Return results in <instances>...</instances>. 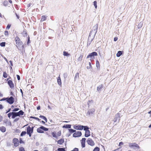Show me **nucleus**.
<instances>
[{
    "mask_svg": "<svg viewBox=\"0 0 151 151\" xmlns=\"http://www.w3.org/2000/svg\"><path fill=\"white\" fill-rule=\"evenodd\" d=\"M16 46L20 50L21 48L24 47V46L22 45V42L21 41L19 37L17 36L15 38Z\"/></svg>",
    "mask_w": 151,
    "mask_h": 151,
    "instance_id": "nucleus-1",
    "label": "nucleus"
},
{
    "mask_svg": "<svg viewBox=\"0 0 151 151\" xmlns=\"http://www.w3.org/2000/svg\"><path fill=\"white\" fill-rule=\"evenodd\" d=\"M48 130V128H46L43 126H42L37 129V132L39 133H44V131H47Z\"/></svg>",
    "mask_w": 151,
    "mask_h": 151,
    "instance_id": "nucleus-2",
    "label": "nucleus"
},
{
    "mask_svg": "<svg viewBox=\"0 0 151 151\" xmlns=\"http://www.w3.org/2000/svg\"><path fill=\"white\" fill-rule=\"evenodd\" d=\"M34 127L32 128L29 126H28L27 128V133L29 137L31 136L33 132Z\"/></svg>",
    "mask_w": 151,
    "mask_h": 151,
    "instance_id": "nucleus-3",
    "label": "nucleus"
},
{
    "mask_svg": "<svg viewBox=\"0 0 151 151\" xmlns=\"http://www.w3.org/2000/svg\"><path fill=\"white\" fill-rule=\"evenodd\" d=\"M98 55L97 53L95 52H93L92 53H90L87 57V58H90L91 61L93 60L94 58V56H96Z\"/></svg>",
    "mask_w": 151,
    "mask_h": 151,
    "instance_id": "nucleus-4",
    "label": "nucleus"
},
{
    "mask_svg": "<svg viewBox=\"0 0 151 151\" xmlns=\"http://www.w3.org/2000/svg\"><path fill=\"white\" fill-rule=\"evenodd\" d=\"M14 146L15 147H18L19 145V141L18 139L17 138H14L12 140Z\"/></svg>",
    "mask_w": 151,
    "mask_h": 151,
    "instance_id": "nucleus-5",
    "label": "nucleus"
},
{
    "mask_svg": "<svg viewBox=\"0 0 151 151\" xmlns=\"http://www.w3.org/2000/svg\"><path fill=\"white\" fill-rule=\"evenodd\" d=\"M6 102L10 104H13L14 102V98L12 96L7 98Z\"/></svg>",
    "mask_w": 151,
    "mask_h": 151,
    "instance_id": "nucleus-6",
    "label": "nucleus"
},
{
    "mask_svg": "<svg viewBox=\"0 0 151 151\" xmlns=\"http://www.w3.org/2000/svg\"><path fill=\"white\" fill-rule=\"evenodd\" d=\"M86 142L88 145L91 146H93L95 145L94 142L91 138H88Z\"/></svg>",
    "mask_w": 151,
    "mask_h": 151,
    "instance_id": "nucleus-7",
    "label": "nucleus"
},
{
    "mask_svg": "<svg viewBox=\"0 0 151 151\" xmlns=\"http://www.w3.org/2000/svg\"><path fill=\"white\" fill-rule=\"evenodd\" d=\"M84 126L81 125H78L77 124L73 126V128L76 130H82L83 129Z\"/></svg>",
    "mask_w": 151,
    "mask_h": 151,
    "instance_id": "nucleus-8",
    "label": "nucleus"
},
{
    "mask_svg": "<svg viewBox=\"0 0 151 151\" xmlns=\"http://www.w3.org/2000/svg\"><path fill=\"white\" fill-rule=\"evenodd\" d=\"M82 135L81 132L80 131H77L74 133L73 135V137H80Z\"/></svg>",
    "mask_w": 151,
    "mask_h": 151,
    "instance_id": "nucleus-9",
    "label": "nucleus"
},
{
    "mask_svg": "<svg viewBox=\"0 0 151 151\" xmlns=\"http://www.w3.org/2000/svg\"><path fill=\"white\" fill-rule=\"evenodd\" d=\"M9 78L7 79V81H8L7 83L9 86L11 88H13L14 87V85L12 81L10 80H9Z\"/></svg>",
    "mask_w": 151,
    "mask_h": 151,
    "instance_id": "nucleus-10",
    "label": "nucleus"
},
{
    "mask_svg": "<svg viewBox=\"0 0 151 151\" xmlns=\"http://www.w3.org/2000/svg\"><path fill=\"white\" fill-rule=\"evenodd\" d=\"M8 117L10 119L11 117L12 116V119H14L16 117L15 112H9L8 114Z\"/></svg>",
    "mask_w": 151,
    "mask_h": 151,
    "instance_id": "nucleus-11",
    "label": "nucleus"
},
{
    "mask_svg": "<svg viewBox=\"0 0 151 151\" xmlns=\"http://www.w3.org/2000/svg\"><path fill=\"white\" fill-rule=\"evenodd\" d=\"M86 140V139L84 138H83L81 141V146L83 148L84 147H85Z\"/></svg>",
    "mask_w": 151,
    "mask_h": 151,
    "instance_id": "nucleus-12",
    "label": "nucleus"
},
{
    "mask_svg": "<svg viewBox=\"0 0 151 151\" xmlns=\"http://www.w3.org/2000/svg\"><path fill=\"white\" fill-rule=\"evenodd\" d=\"M24 114V112L22 110H20L18 112H15L16 117L20 115H23Z\"/></svg>",
    "mask_w": 151,
    "mask_h": 151,
    "instance_id": "nucleus-13",
    "label": "nucleus"
},
{
    "mask_svg": "<svg viewBox=\"0 0 151 151\" xmlns=\"http://www.w3.org/2000/svg\"><path fill=\"white\" fill-rule=\"evenodd\" d=\"M121 117L120 114L119 113H118L115 115V117L113 120L114 122H116L118 119V117L120 118Z\"/></svg>",
    "mask_w": 151,
    "mask_h": 151,
    "instance_id": "nucleus-14",
    "label": "nucleus"
},
{
    "mask_svg": "<svg viewBox=\"0 0 151 151\" xmlns=\"http://www.w3.org/2000/svg\"><path fill=\"white\" fill-rule=\"evenodd\" d=\"M8 2L11 4H12V1L11 0H9L8 1H5L3 2V5L5 6H8L9 4Z\"/></svg>",
    "mask_w": 151,
    "mask_h": 151,
    "instance_id": "nucleus-15",
    "label": "nucleus"
},
{
    "mask_svg": "<svg viewBox=\"0 0 151 151\" xmlns=\"http://www.w3.org/2000/svg\"><path fill=\"white\" fill-rule=\"evenodd\" d=\"M90 135V132L89 130H86L85 136L86 137H88Z\"/></svg>",
    "mask_w": 151,
    "mask_h": 151,
    "instance_id": "nucleus-16",
    "label": "nucleus"
},
{
    "mask_svg": "<svg viewBox=\"0 0 151 151\" xmlns=\"http://www.w3.org/2000/svg\"><path fill=\"white\" fill-rule=\"evenodd\" d=\"M57 82L59 86H62V83L60 76H59L57 78Z\"/></svg>",
    "mask_w": 151,
    "mask_h": 151,
    "instance_id": "nucleus-17",
    "label": "nucleus"
},
{
    "mask_svg": "<svg viewBox=\"0 0 151 151\" xmlns=\"http://www.w3.org/2000/svg\"><path fill=\"white\" fill-rule=\"evenodd\" d=\"M64 142L63 139H61L57 141V143L59 145H62Z\"/></svg>",
    "mask_w": 151,
    "mask_h": 151,
    "instance_id": "nucleus-18",
    "label": "nucleus"
},
{
    "mask_svg": "<svg viewBox=\"0 0 151 151\" xmlns=\"http://www.w3.org/2000/svg\"><path fill=\"white\" fill-rule=\"evenodd\" d=\"M0 130L2 132H6V128L4 126L0 127Z\"/></svg>",
    "mask_w": 151,
    "mask_h": 151,
    "instance_id": "nucleus-19",
    "label": "nucleus"
},
{
    "mask_svg": "<svg viewBox=\"0 0 151 151\" xmlns=\"http://www.w3.org/2000/svg\"><path fill=\"white\" fill-rule=\"evenodd\" d=\"M96 66L97 67V68L98 69H99L100 67V65L98 61V60H96Z\"/></svg>",
    "mask_w": 151,
    "mask_h": 151,
    "instance_id": "nucleus-20",
    "label": "nucleus"
},
{
    "mask_svg": "<svg viewBox=\"0 0 151 151\" xmlns=\"http://www.w3.org/2000/svg\"><path fill=\"white\" fill-rule=\"evenodd\" d=\"M94 112V111L92 110H90L87 112V115L89 116L92 114Z\"/></svg>",
    "mask_w": 151,
    "mask_h": 151,
    "instance_id": "nucleus-21",
    "label": "nucleus"
},
{
    "mask_svg": "<svg viewBox=\"0 0 151 151\" xmlns=\"http://www.w3.org/2000/svg\"><path fill=\"white\" fill-rule=\"evenodd\" d=\"M130 146L132 147H135L138 149H139L140 148L138 145L136 143H134L132 145H131Z\"/></svg>",
    "mask_w": 151,
    "mask_h": 151,
    "instance_id": "nucleus-22",
    "label": "nucleus"
},
{
    "mask_svg": "<svg viewBox=\"0 0 151 151\" xmlns=\"http://www.w3.org/2000/svg\"><path fill=\"white\" fill-rule=\"evenodd\" d=\"M103 87V86L102 84H101L97 88V90L98 91H100L102 88Z\"/></svg>",
    "mask_w": 151,
    "mask_h": 151,
    "instance_id": "nucleus-23",
    "label": "nucleus"
},
{
    "mask_svg": "<svg viewBox=\"0 0 151 151\" xmlns=\"http://www.w3.org/2000/svg\"><path fill=\"white\" fill-rule=\"evenodd\" d=\"M71 127V125L70 124H66L64 125L63 126V128H70Z\"/></svg>",
    "mask_w": 151,
    "mask_h": 151,
    "instance_id": "nucleus-24",
    "label": "nucleus"
},
{
    "mask_svg": "<svg viewBox=\"0 0 151 151\" xmlns=\"http://www.w3.org/2000/svg\"><path fill=\"white\" fill-rule=\"evenodd\" d=\"M39 117L44 119L45 121L46 122H47V119L45 116H43L40 115V116Z\"/></svg>",
    "mask_w": 151,
    "mask_h": 151,
    "instance_id": "nucleus-25",
    "label": "nucleus"
},
{
    "mask_svg": "<svg viewBox=\"0 0 151 151\" xmlns=\"http://www.w3.org/2000/svg\"><path fill=\"white\" fill-rule=\"evenodd\" d=\"M46 17H45V16L43 15L41 17V22H43L46 20Z\"/></svg>",
    "mask_w": 151,
    "mask_h": 151,
    "instance_id": "nucleus-26",
    "label": "nucleus"
},
{
    "mask_svg": "<svg viewBox=\"0 0 151 151\" xmlns=\"http://www.w3.org/2000/svg\"><path fill=\"white\" fill-rule=\"evenodd\" d=\"M122 51H119L116 54V56L117 57H120L122 55Z\"/></svg>",
    "mask_w": 151,
    "mask_h": 151,
    "instance_id": "nucleus-27",
    "label": "nucleus"
},
{
    "mask_svg": "<svg viewBox=\"0 0 151 151\" xmlns=\"http://www.w3.org/2000/svg\"><path fill=\"white\" fill-rule=\"evenodd\" d=\"M83 56V55H81L78 58V61H81L82 60Z\"/></svg>",
    "mask_w": 151,
    "mask_h": 151,
    "instance_id": "nucleus-28",
    "label": "nucleus"
},
{
    "mask_svg": "<svg viewBox=\"0 0 151 151\" xmlns=\"http://www.w3.org/2000/svg\"><path fill=\"white\" fill-rule=\"evenodd\" d=\"M77 78H79V73H77L76 74L75 77V80Z\"/></svg>",
    "mask_w": 151,
    "mask_h": 151,
    "instance_id": "nucleus-29",
    "label": "nucleus"
},
{
    "mask_svg": "<svg viewBox=\"0 0 151 151\" xmlns=\"http://www.w3.org/2000/svg\"><path fill=\"white\" fill-rule=\"evenodd\" d=\"M63 55L66 56H68L70 55V54L68 53V52L65 51L63 52Z\"/></svg>",
    "mask_w": 151,
    "mask_h": 151,
    "instance_id": "nucleus-30",
    "label": "nucleus"
},
{
    "mask_svg": "<svg viewBox=\"0 0 151 151\" xmlns=\"http://www.w3.org/2000/svg\"><path fill=\"white\" fill-rule=\"evenodd\" d=\"M69 132L71 133H75V132L76 131L75 130H74L73 129H69Z\"/></svg>",
    "mask_w": 151,
    "mask_h": 151,
    "instance_id": "nucleus-31",
    "label": "nucleus"
},
{
    "mask_svg": "<svg viewBox=\"0 0 151 151\" xmlns=\"http://www.w3.org/2000/svg\"><path fill=\"white\" fill-rule=\"evenodd\" d=\"M58 151H65L64 148H59L58 149Z\"/></svg>",
    "mask_w": 151,
    "mask_h": 151,
    "instance_id": "nucleus-32",
    "label": "nucleus"
},
{
    "mask_svg": "<svg viewBox=\"0 0 151 151\" xmlns=\"http://www.w3.org/2000/svg\"><path fill=\"white\" fill-rule=\"evenodd\" d=\"M8 75L6 72H4L3 73V76L5 78H6L7 77Z\"/></svg>",
    "mask_w": 151,
    "mask_h": 151,
    "instance_id": "nucleus-33",
    "label": "nucleus"
},
{
    "mask_svg": "<svg viewBox=\"0 0 151 151\" xmlns=\"http://www.w3.org/2000/svg\"><path fill=\"white\" fill-rule=\"evenodd\" d=\"M26 134V131H22L21 134L20 136H23L25 135Z\"/></svg>",
    "mask_w": 151,
    "mask_h": 151,
    "instance_id": "nucleus-34",
    "label": "nucleus"
},
{
    "mask_svg": "<svg viewBox=\"0 0 151 151\" xmlns=\"http://www.w3.org/2000/svg\"><path fill=\"white\" fill-rule=\"evenodd\" d=\"M30 118L32 119H35L38 121H40V120L39 118H38L37 117H36L35 116H31V117Z\"/></svg>",
    "mask_w": 151,
    "mask_h": 151,
    "instance_id": "nucleus-35",
    "label": "nucleus"
},
{
    "mask_svg": "<svg viewBox=\"0 0 151 151\" xmlns=\"http://www.w3.org/2000/svg\"><path fill=\"white\" fill-rule=\"evenodd\" d=\"M100 149L98 147H95L93 151H99Z\"/></svg>",
    "mask_w": 151,
    "mask_h": 151,
    "instance_id": "nucleus-36",
    "label": "nucleus"
},
{
    "mask_svg": "<svg viewBox=\"0 0 151 151\" xmlns=\"http://www.w3.org/2000/svg\"><path fill=\"white\" fill-rule=\"evenodd\" d=\"M89 66H87L86 67V68L87 69H89L90 68H92V66L91 65V62H89Z\"/></svg>",
    "mask_w": 151,
    "mask_h": 151,
    "instance_id": "nucleus-37",
    "label": "nucleus"
},
{
    "mask_svg": "<svg viewBox=\"0 0 151 151\" xmlns=\"http://www.w3.org/2000/svg\"><path fill=\"white\" fill-rule=\"evenodd\" d=\"M6 42H3L1 43H0V45L1 47H4L5 45Z\"/></svg>",
    "mask_w": 151,
    "mask_h": 151,
    "instance_id": "nucleus-38",
    "label": "nucleus"
},
{
    "mask_svg": "<svg viewBox=\"0 0 151 151\" xmlns=\"http://www.w3.org/2000/svg\"><path fill=\"white\" fill-rule=\"evenodd\" d=\"M23 36L24 37H26L27 36V33L26 31H24L23 33Z\"/></svg>",
    "mask_w": 151,
    "mask_h": 151,
    "instance_id": "nucleus-39",
    "label": "nucleus"
},
{
    "mask_svg": "<svg viewBox=\"0 0 151 151\" xmlns=\"http://www.w3.org/2000/svg\"><path fill=\"white\" fill-rule=\"evenodd\" d=\"M93 4L96 9L97 8V2L96 1H95L93 2Z\"/></svg>",
    "mask_w": 151,
    "mask_h": 151,
    "instance_id": "nucleus-40",
    "label": "nucleus"
},
{
    "mask_svg": "<svg viewBox=\"0 0 151 151\" xmlns=\"http://www.w3.org/2000/svg\"><path fill=\"white\" fill-rule=\"evenodd\" d=\"M19 151H25V150L23 147H21L19 148Z\"/></svg>",
    "mask_w": 151,
    "mask_h": 151,
    "instance_id": "nucleus-41",
    "label": "nucleus"
},
{
    "mask_svg": "<svg viewBox=\"0 0 151 151\" xmlns=\"http://www.w3.org/2000/svg\"><path fill=\"white\" fill-rule=\"evenodd\" d=\"M83 129L84 130L86 131V130H88L89 128L87 126H84Z\"/></svg>",
    "mask_w": 151,
    "mask_h": 151,
    "instance_id": "nucleus-42",
    "label": "nucleus"
},
{
    "mask_svg": "<svg viewBox=\"0 0 151 151\" xmlns=\"http://www.w3.org/2000/svg\"><path fill=\"white\" fill-rule=\"evenodd\" d=\"M4 34L6 36H8L9 35V32L8 31L6 30L4 32Z\"/></svg>",
    "mask_w": 151,
    "mask_h": 151,
    "instance_id": "nucleus-43",
    "label": "nucleus"
},
{
    "mask_svg": "<svg viewBox=\"0 0 151 151\" xmlns=\"http://www.w3.org/2000/svg\"><path fill=\"white\" fill-rule=\"evenodd\" d=\"M52 135L53 137H56L57 136H56V133L55 132H52Z\"/></svg>",
    "mask_w": 151,
    "mask_h": 151,
    "instance_id": "nucleus-44",
    "label": "nucleus"
},
{
    "mask_svg": "<svg viewBox=\"0 0 151 151\" xmlns=\"http://www.w3.org/2000/svg\"><path fill=\"white\" fill-rule=\"evenodd\" d=\"M27 38H28V41H27V44L28 45L30 43V40L29 37V36H28Z\"/></svg>",
    "mask_w": 151,
    "mask_h": 151,
    "instance_id": "nucleus-45",
    "label": "nucleus"
},
{
    "mask_svg": "<svg viewBox=\"0 0 151 151\" xmlns=\"http://www.w3.org/2000/svg\"><path fill=\"white\" fill-rule=\"evenodd\" d=\"M19 110V108H16L14 109L12 111H14V112L15 111H18Z\"/></svg>",
    "mask_w": 151,
    "mask_h": 151,
    "instance_id": "nucleus-46",
    "label": "nucleus"
},
{
    "mask_svg": "<svg viewBox=\"0 0 151 151\" xmlns=\"http://www.w3.org/2000/svg\"><path fill=\"white\" fill-rule=\"evenodd\" d=\"M71 151H79L78 149L76 148H75L73 150Z\"/></svg>",
    "mask_w": 151,
    "mask_h": 151,
    "instance_id": "nucleus-47",
    "label": "nucleus"
},
{
    "mask_svg": "<svg viewBox=\"0 0 151 151\" xmlns=\"http://www.w3.org/2000/svg\"><path fill=\"white\" fill-rule=\"evenodd\" d=\"M19 143H20L21 144L24 143V142L22 140L21 138H20V139H19Z\"/></svg>",
    "mask_w": 151,
    "mask_h": 151,
    "instance_id": "nucleus-48",
    "label": "nucleus"
},
{
    "mask_svg": "<svg viewBox=\"0 0 151 151\" xmlns=\"http://www.w3.org/2000/svg\"><path fill=\"white\" fill-rule=\"evenodd\" d=\"M11 26V25L8 24L6 27V29H9L10 28Z\"/></svg>",
    "mask_w": 151,
    "mask_h": 151,
    "instance_id": "nucleus-49",
    "label": "nucleus"
},
{
    "mask_svg": "<svg viewBox=\"0 0 151 151\" xmlns=\"http://www.w3.org/2000/svg\"><path fill=\"white\" fill-rule=\"evenodd\" d=\"M7 100V98H3V99H1L0 100V101L6 100V101Z\"/></svg>",
    "mask_w": 151,
    "mask_h": 151,
    "instance_id": "nucleus-50",
    "label": "nucleus"
},
{
    "mask_svg": "<svg viewBox=\"0 0 151 151\" xmlns=\"http://www.w3.org/2000/svg\"><path fill=\"white\" fill-rule=\"evenodd\" d=\"M123 144H124V143L123 142H120L119 143V145L120 146L122 145H123Z\"/></svg>",
    "mask_w": 151,
    "mask_h": 151,
    "instance_id": "nucleus-51",
    "label": "nucleus"
},
{
    "mask_svg": "<svg viewBox=\"0 0 151 151\" xmlns=\"http://www.w3.org/2000/svg\"><path fill=\"white\" fill-rule=\"evenodd\" d=\"M93 27H95L96 28L95 31L96 32L98 29V26H95Z\"/></svg>",
    "mask_w": 151,
    "mask_h": 151,
    "instance_id": "nucleus-52",
    "label": "nucleus"
},
{
    "mask_svg": "<svg viewBox=\"0 0 151 151\" xmlns=\"http://www.w3.org/2000/svg\"><path fill=\"white\" fill-rule=\"evenodd\" d=\"M17 77L18 79V80H20V77L19 75H17Z\"/></svg>",
    "mask_w": 151,
    "mask_h": 151,
    "instance_id": "nucleus-53",
    "label": "nucleus"
},
{
    "mask_svg": "<svg viewBox=\"0 0 151 151\" xmlns=\"http://www.w3.org/2000/svg\"><path fill=\"white\" fill-rule=\"evenodd\" d=\"M4 107L1 104H0V109H2Z\"/></svg>",
    "mask_w": 151,
    "mask_h": 151,
    "instance_id": "nucleus-54",
    "label": "nucleus"
},
{
    "mask_svg": "<svg viewBox=\"0 0 151 151\" xmlns=\"http://www.w3.org/2000/svg\"><path fill=\"white\" fill-rule=\"evenodd\" d=\"M11 109L10 108L9 109H8V111L6 112V113H8V112H9V111H11Z\"/></svg>",
    "mask_w": 151,
    "mask_h": 151,
    "instance_id": "nucleus-55",
    "label": "nucleus"
},
{
    "mask_svg": "<svg viewBox=\"0 0 151 151\" xmlns=\"http://www.w3.org/2000/svg\"><path fill=\"white\" fill-rule=\"evenodd\" d=\"M117 37H115L114 39V40L115 41H116L117 40Z\"/></svg>",
    "mask_w": 151,
    "mask_h": 151,
    "instance_id": "nucleus-56",
    "label": "nucleus"
},
{
    "mask_svg": "<svg viewBox=\"0 0 151 151\" xmlns=\"http://www.w3.org/2000/svg\"><path fill=\"white\" fill-rule=\"evenodd\" d=\"M20 91L22 93V95H23V91H22V90L21 89H20Z\"/></svg>",
    "mask_w": 151,
    "mask_h": 151,
    "instance_id": "nucleus-57",
    "label": "nucleus"
},
{
    "mask_svg": "<svg viewBox=\"0 0 151 151\" xmlns=\"http://www.w3.org/2000/svg\"><path fill=\"white\" fill-rule=\"evenodd\" d=\"M40 106H38L37 108V109L38 110H40Z\"/></svg>",
    "mask_w": 151,
    "mask_h": 151,
    "instance_id": "nucleus-58",
    "label": "nucleus"
},
{
    "mask_svg": "<svg viewBox=\"0 0 151 151\" xmlns=\"http://www.w3.org/2000/svg\"><path fill=\"white\" fill-rule=\"evenodd\" d=\"M148 113L150 114V117H151V111H149Z\"/></svg>",
    "mask_w": 151,
    "mask_h": 151,
    "instance_id": "nucleus-59",
    "label": "nucleus"
},
{
    "mask_svg": "<svg viewBox=\"0 0 151 151\" xmlns=\"http://www.w3.org/2000/svg\"><path fill=\"white\" fill-rule=\"evenodd\" d=\"M41 122L43 124H45V122L44 121H42Z\"/></svg>",
    "mask_w": 151,
    "mask_h": 151,
    "instance_id": "nucleus-60",
    "label": "nucleus"
},
{
    "mask_svg": "<svg viewBox=\"0 0 151 151\" xmlns=\"http://www.w3.org/2000/svg\"><path fill=\"white\" fill-rule=\"evenodd\" d=\"M148 127L149 128H151V124Z\"/></svg>",
    "mask_w": 151,
    "mask_h": 151,
    "instance_id": "nucleus-61",
    "label": "nucleus"
},
{
    "mask_svg": "<svg viewBox=\"0 0 151 151\" xmlns=\"http://www.w3.org/2000/svg\"><path fill=\"white\" fill-rule=\"evenodd\" d=\"M2 96V94L0 92V96Z\"/></svg>",
    "mask_w": 151,
    "mask_h": 151,
    "instance_id": "nucleus-62",
    "label": "nucleus"
},
{
    "mask_svg": "<svg viewBox=\"0 0 151 151\" xmlns=\"http://www.w3.org/2000/svg\"><path fill=\"white\" fill-rule=\"evenodd\" d=\"M11 107L12 108H13L14 107V106L13 105H12V106H11Z\"/></svg>",
    "mask_w": 151,
    "mask_h": 151,
    "instance_id": "nucleus-63",
    "label": "nucleus"
},
{
    "mask_svg": "<svg viewBox=\"0 0 151 151\" xmlns=\"http://www.w3.org/2000/svg\"><path fill=\"white\" fill-rule=\"evenodd\" d=\"M120 119H119V120H118V122H119V121H120Z\"/></svg>",
    "mask_w": 151,
    "mask_h": 151,
    "instance_id": "nucleus-64",
    "label": "nucleus"
}]
</instances>
